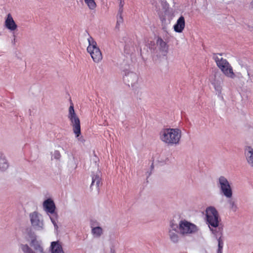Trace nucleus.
<instances>
[{
    "label": "nucleus",
    "instance_id": "nucleus-1",
    "mask_svg": "<svg viewBox=\"0 0 253 253\" xmlns=\"http://www.w3.org/2000/svg\"><path fill=\"white\" fill-rule=\"evenodd\" d=\"M160 140L168 145H176L179 143L181 131L178 128H165L159 133Z\"/></svg>",
    "mask_w": 253,
    "mask_h": 253
},
{
    "label": "nucleus",
    "instance_id": "nucleus-2",
    "mask_svg": "<svg viewBox=\"0 0 253 253\" xmlns=\"http://www.w3.org/2000/svg\"><path fill=\"white\" fill-rule=\"evenodd\" d=\"M213 59L218 68L225 76L231 79L235 78V74L233 72V68L226 59L215 55L213 56Z\"/></svg>",
    "mask_w": 253,
    "mask_h": 253
},
{
    "label": "nucleus",
    "instance_id": "nucleus-3",
    "mask_svg": "<svg viewBox=\"0 0 253 253\" xmlns=\"http://www.w3.org/2000/svg\"><path fill=\"white\" fill-rule=\"evenodd\" d=\"M68 118L71 122L74 133L77 137H79L81 133L80 121L75 112L73 104L69 109Z\"/></svg>",
    "mask_w": 253,
    "mask_h": 253
},
{
    "label": "nucleus",
    "instance_id": "nucleus-4",
    "mask_svg": "<svg viewBox=\"0 0 253 253\" xmlns=\"http://www.w3.org/2000/svg\"><path fill=\"white\" fill-rule=\"evenodd\" d=\"M89 45L87 48V51L90 54L94 62L98 63L102 59V55L98 47L97 46V43L93 39L90 37L88 39Z\"/></svg>",
    "mask_w": 253,
    "mask_h": 253
},
{
    "label": "nucleus",
    "instance_id": "nucleus-5",
    "mask_svg": "<svg viewBox=\"0 0 253 253\" xmlns=\"http://www.w3.org/2000/svg\"><path fill=\"white\" fill-rule=\"evenodd\" d=\"M206 218L210 227H217L219 224V215L213 207H209L206 210Z\"/></svg>",
    "mask_w": 253,
    "mask_h": 253
},
{
    "label": "nucleus",
    "instance_id": "nucleus-6",
    "mask_svg": "<svg viewBox=\"0 0 253 253\" xmlns=\"http://www.w3.org/2000/svg\"><path fill=\"white\" fill-rule=\"evenodd\" d=\"M179 230L181 234L188 235L198 231L197 226L186 220H182L179 223Z\"/></svg>",
    "mask_w": 253,
    "mask_h": 253
},
{
    "label": "nucleus",
    "instance_id": "nucleus-7",
    "mask_svg": "<svg viewBox=\"0 0 253 253\" xmlns=\"http://www.w3.org/2000/svg\"><path fill=\"white\" fill-rule=\"evenodd\" d=\"M220 189L223 194L227 198L231 197L232 192L231 186L227 179L223 176L219 178Z\"/></svg>",
    "mask_w": 253,
    "mask_h": 253
},
{
    "label": "nucleus",
    "instance_id": "nucleus-8",
    "mask_svg": "<svg viewBox=\"0 0 253 253\" xmlns=\"http://www.w3.org/2000/svg\"><path fill=\"white\" fill-rule=\"evenodd\" d=\"M5 26L6 28L11 31H14L17 28V25L10 13L7 15V17L5 21Z\"/></svg>",
    "mask_w": 253,
    "mask_h": 253
},
{
    "label": "nucleus",
    "instance_id": "nucleus-9",
    "mask_svg": "<svg viewBox=\"0 0 253 253\" xmlns=\"http://www.w3.org/2000/svg\"><path fill=\"white\" fill-rule=\"evenodd\" d=\"M246 160L249 165L253 169V148L247 146L245 149Z\"/></svg>",
    "mask_w": 253,
    "mask_h": 253
},
{
    "label": "nucleus",
    "instance_id": "nucleus-10",
    "mask_svg": "<svg viewBox=\"0 0 253 253\" xmlns=\"http://www.w3.org/2000/svg\"><path fill=\"white\" fill-rule=\"evenodd\" d=\"M43 207L47 212L50 213H54L55 206L51 199H48L44 201L43 203Z\"/></svg>",
    "mask_w": 253,
    "mask_h": 253
},
{
    "label": "nucleus",
    "instance_id": "nucleus-11",
    "mask_svg": "<svg viewBox=\"0 0 253 253\" xmlns=\"http://www.w3.org/2000/svg\"><path fill=\"white\" fill-rule=\"evenodd\" d=\"M185 26V22L184 17L181 16L177 20L176 24L174 25V30L177 33H181L184 29Z\"/></svg>",
    "mask_w": 253,
    "mask_h": 253
},
{
    "label": "nucleus",
    "instance_id": "nucleus-12",
    "mask_svg": "<svg viewBox=\"0 0 253 253\" xmlns=\"http://www.w3.org/2000/svg\"><path fill=\"white\" fill-rule=\"evenodd\" d=\"M30 216L31 224L33 226L37 227H41L42 223L40 221L38 213L37 212H34L30 214Z\"/></svg>",
    "mask_w": 253,
    "mask_h": 253
},
{
    "label": "nucleus",
    "instance_id": "nucleus-13",
    "mask_svg": "<svg viewBox=\"0 0 253 253\" xmlns=\"http://www.w3.org/2000/svg\"><path fill=\"white\" fill-rule=\"evenodd\" d=\"M156 43L157 45L159 46V49L162 52H164L166 53H167L169 50V45L167 44L166 42L164 41V40L161 38L158 37L157 41Z\"/></svg>",
    "mask_w": 253,
    "mask_h": 253
},
{
    "label": "nucleus",
    "instance_id": "nucleus-14",
    "mask_svg": "<svg viewBox=\"0 0 253 253\" xmlns=\"http://www.w3.org/2000/svg\"><path fill=\"white\" fill-rule=\"evenodd\" d=\"M170 226L172 228V231L170 230L169 232L170 238L173 242L176 243L178 241V236L176 233V229L177 228V226L173 224V223H171Z\"/></svg>",
    "mask_w": 253,
    "mask_h": 253
},
{
    "label": "nucleus",
    "instance_id": "nucleus-15",
    "mask_svg": "<svg viewBox=\"0 0 253 253\" xmlns=\"http://www.w3.org/2000/svg\"><path fill=\"white\" fill-rule=\"evenodd\" d=\"M51 248V253H64L62 246L58 242H52Z\"/></svg>",
    "mask_w": 253,
    "mask_h": 253
},
{
    "label": "nucleus",
    "instance_id": "nucleus-16",
    "mask_svg": "<svg viewBox=\"0 0 253 253\" xmlns=\"http://www.w3.org/2000/svg\"><path fill=\"white\" fill-rule=\"evenodd\" d=\"M101 178L100 177V172H97L96 174L92 175V182L90 187L95 184L96 187L98 189L100 183Z\"/></svg>",
    "mask_w": 253,
    "mask_h": 253
},
{
    "label": "nucleus",
    "instance_id": "nucleus-17",
    "mask_svg": "<svg viewBox=\"0 0 253 253\" xmlns=\"http://www.w3.org/2000/svg\"><path fill=\"white\" fill-rule=\"evenodd\" d=\"M8 168V164L3 155L0 153V169L3 170Z\"/></svg>",
    "mask_w": 253,
    "mask_h": 253
},
{
    "label": "nucleus",
    "instance_id": "nucleus-18",
    "mask_svg": "<svg viewBox=\"0 0 253 253\" xmlns=\"http://www.w3.org/2000/svg\"><path fill=\"white\" fill-rule=\"evenodd\" d=\"M92 233L96 237H100L103 233V230L100 227H93L92 229Z\"/></svg>",
    "mask_w": 253,
    "mask_h": 253
},
{
    "label": "nucleus",
    "instance_id": "nucleus-19",
    "mask_svg": "<svg viewBox=\"0 0 253 253\" xmlns=\"http://www.w3.org/2000/svg\"><path fill=\"white\" fill-rule=\"evenodd\" d=\"M88 8L91 10H94L96 7V4L94 0H84Z\"/></svg>",
    "mask_w": 253,
    "mask_h": 253
},
{
    "label": "nucleus",
    "instance_id": "nucleus-20",
    "mask_svg": "<svg viewBox=\"0 0 253 253\" xmlns=\"http://www.w3.org/2000/svg\"><path fill=\"white\" fill-rule=\"evenodd\" d=\"M223 246V242L222 240L221 239V238L220 237L218 239V251H217V253H222Z\"/></svg>",
    "mask_w": 253,
    "mask_h": 253
},
{
    "label": "nucleus",
    "instance_id": "nucleus-21",
    "mask_svg": "<svg viewBox=\"0 0 253 253\" xmlns=\"http://www.w3.org/2000/svg\"><path fill=\"white\" fill-rule=\"evenodd\" d=\"M120 15L117 18V26L120 25V23H122L123 21V17L122 15V12H119Z\"/></svg>",
    "mask_w": 253,
    "mask_h": 253
},
{
    "label": "nucleus",
    "instance_id": "nucleus-22",
    "mask_svg": "<svg viewBox=\"0 0 253 253\" xmlns=\"http://www.w3.org/2000/svg\"><path fill=\"white\" fill-rule=\"evenodd\" d=\"M212 84L214 85V87L215 89L217 91H220L221 89V86L220 84H216L215 83H212Z\"/></svg>",
    "mask_w": 253,
    "mask_h": 253
},
{
    "label": "nucleus",
    "instance_id": "nucleus-23",
    "mask_svg": "<svg viewBox=\"0 0 253 253\" xmlns=\"http://www.w3.org/2000/svg\"><path fill=\"white\" fill-rule=\"evenodd\" d=\"M248 75L252 82H253V72L251 70L248 71Z\"/></svg>",
    "mask_w": 253,
    "mask_h": 253
},
{
    "label": "nucleus",
    "instance_id": "nucleus-24",
    "mask_svg": "<svg viewBox=\"0 0 253 253\" xmlns=\"http://www.w3.org/2000/svg\"><path fill=\"white\" fill-rule=\"evenodd\" d=\"M134 77L135 78H136L137 77L136 76V75L133 74V73H130V74H128L126 76V78H127V80H128V78L130 77Z\"/></svg>",
    "mask_w": 253,
    "mask_h": 253
},
{
    "label": "nucleus",
    "instance_id": "nucleus-25",
    "mask_svg": "<svg viewBox=\"0 0 253 253\" xmlns=\"http://www.w3.org/2000/svg\"><path fill=\"white\" fill-rule=\"evenodd\" d=\"M120 7L119 9V12H122L123 11L122 7L123 6V3L122 0H120Z\"/></svg>",
    "mask_w": 253,
    "mask_h": 253
},
{
    "label": "nucleus",
    "instance_id": "nucleus-26",
    "mask_svg": "<svg viewBox=\"0 0 253 253\" xmlns=\"http://www.w3.org/2000/svg\"><path fill=\"white\" fill-rule=\"evenodd\" d=\"M55 155H56L55 158L57 159H58L60 156V154L59 152L58 151H56L55 152Z\"/></svg>",
    "mask_w": 253,
    "mask_h": 253
},
{
    "label": "nucleus",
    "instance_id": "nucleus-27",
    "mask_svg": "<svg viewBox=\"0 0 253 253\" xmlns=\"http://www.w3.org/2000/svg\"><path fill=\"white\" fill-rule=\"evenodd\" d=\"M250 7L251 9H253V0L251 2Z\"/></svg>",
    "mask_w": 253,
    "mask_h": 253
},
{
    "label": "nucleus",
    "instance_id": "nucleus-28",
    "mask_svg": "<svg viewBox=\"0 0 253 253\" xmlns=\"http://www.w3.org/2000/svg\"><path fill=\"white\" fill-rule=\"evenodd\" d=\"M51 220V221L53 223V224L55 225L56 223H55V220L52 218H50Z\"/></svg>",
    "mask_w": 253,
    "mask_h": 253
},
{
    "label": "nucleus",
    "instance_id": "nucleus-29",
    "mask_svg": "<svg viewBox=\"0 0 253 253\" xmlns=\"http://www.w3.org/2000/svg\"><path fill=\"white\" fill-rule=\"evenodd\" d=\"M112 253H114V252H112Z\"/></svg>",
    "mask_w": 253,
    "mask_h": 253
}]
</instances>
